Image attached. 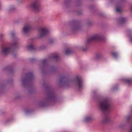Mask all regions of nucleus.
Returning a JSON list of instances; mask_svg holds the SVG:
<instances>
[{"label":"nucleus","mask_w":132,"mask_h":132,"mask_svg":"<svg viewBox=\"0 0 132 132\" xmlns=\"http://www.w3.org/2000/svg\"><path fill=\"white\" fill-rule=\"evenodd\" d=\"M17 43L16 41L14 39L11 43L3 45L1 48V53L4 55L8 54L16 47Z\"/></svg>","instance_id":"nucleus-2"},{"label":"nucleus","mask_w":132,"mask_h":132,"mask_svg":"<svg viewBox=\"0 0 132 132\" xmlns=\"http://www.w3.org/2000/svg\"><path fill=\"white\" fill-rule=\"evenodd\" d=\"M15 34V33L14 32H13L11 33V36L12 37H13L14 36Z\"/></svg>","instance_id":"nucleus-20"},{"label":"nucleus","mask_w":132,"mask_h":132,"mask_svg":"<svg viewBox=\"0 0 132 132\" xmlns=\"http://www.w3.org/2000/svg\"><path fill=\"white\" fill-rule=\"evenodd\" d=\"M31 6L36 12L38 11L40 9L38 0H33Z\"/></svg>","instance_id":"nucleus-3"},{"label":"nucleus","mask_w":132,"mask_h":132,"mask_svg":"<svg viewBox=\"0 0 132 132\" xmlns=\"http://www.w3.org/2000/svg\"><path fill=\"white\" fill-rule=\"evenodd\" d=\"M50 97L51 98H53L54 97V95L53 93H52L50 96Z\"/></svg>","instance_id":"nucleus-19"},{"label":"nucleus","mask_w":132,"mask_h":132,"mask_svg":"<svg viewBox=\"0 0 132 132\" xmlns=\"http://www.w3.org/2000/svg\"><path fill=\"white\" fill-rule=\"evenodd\" d=\"M26 80L27 79L26 78H23L22 79V82L23 84H24V82H26Z\"/></svg>","instance_id":"nucleus-18"},{"label":"nucleus","mask_w":132,"mask_h":132,"mask_svg":"<svg viewBox=\"0 0 132 132\" xmlns=\"http://www.w3.org/2000/svg\"><path fill=\"white\" fill-rule=\"evenodd\" d=\"M63 79V78H62L60 79V82H61L62 80Z\"/></svg>","instance_id":"nucleus-23"},{"label":"nucleus","mask_w":132,"mask_h":132,"mask_svg":"<svg viewBox=\"0 0 132 132\" xmlns=\"http://www.w3.org/2000/svg\"><path fill=\"white\" fill-rule=\"evenodd\" d=\"M131 9H132V5L131 7Z\"/></svg>","instance_id":"nucleus-28"},{"label":"nucleus","mask_w":132,"mask_h":132,"mask_svg":"<svg viewBox=\"0 0 132 132\" xmlns=\"http://www.w3.org/2000/svg\"><path fill=\"white\" fill-rule=\"evenodd\" d=\"M131 118V117L130 116L128 117L127 118V119L128 121Z\"/></svg>","instance_id":"nucleus-21"},{"label":"nucleus","mask_w":132,"mask_h":132,"mask_svg":"<svg viewBox=\"0 0 132 132\" xmlns=\"http://www.w3.org/2000/svg\"><path fill=\"white\" fill-rule=\"evenodd\" d=\"M91 120V118L89 117H87L85 118V120L86 121H90Z\"/></svg>","instance_id":"nucleus-16"},{"label":"nucleus","mask_w":132,"mask_h":132,"mask_svg":"<svg viewBox=\"0 0 132 132\" xmlns=\"http://www.w3.org/2000/svg\"><path fill=\"white\" fill-rule=\"evenodd\" d=\"M2 35H2V34H1V35H0V37H1Z\"/></svg>","instance_id":"nucleus-26"},{"label":"nucleus","mask_w":132,"mask_h":132,"mask_svg":"<svg viewBox=\"0 0 132 132\" xmlns=\"http://www.w3.org/2000/svg\"><path fill=\"white\" fill-rule=\"evenodd\" d=\"M102 39V37L101 36L99 35H95L88 38L87 39V42L89 43L91 42L101 40Z\"/></svg>","instance_id":"nucleus-5"},{"label":"nucleus","mask_w":132,"mask_h":132,"mask_svg":"<svg viewBox=\"0 0 132 132\" xmlns=\"http://www.w3.org/2000/svg\"><path fill=\"white\" fill-rule=\"evenodd\" d=\"M39 36L42 37L47 35L48 33V29L46 28H40L39 29Z\"/></svg>","instance_id":"nucleus-6"},{"label":"nucleus","mask_w":132,"mask_h":132,"mask_svg":"<svg viewBox=\"0 0 132 132\" xmlns=\"http://www.w3.org/2000/svg\"><path fill=\"white\" fill-rule=\"evenodd\" d=\"M126 21L125 18H121L119 19V22L120 23H123Z\"/></svg>","instance_id":"nucleus-9"},{"label":"nucleus","mask_w":132,"mask_h":132,"mask_svg":"<svg viewBox=\"0 0 132 132\" xmlns=\"http://www.w3.org/2000/svg\"><path fill=\"white\" fill-rule=\"evenodd\" d=\"M128 132H132V127H131L130 129Z\"/></svg>","instance_id":"nucleus-22"},{"label":"nucleus","mask_w":132,"mask_h":132,"mask_svg":"<svg viewBox=\"0 0 132 132\" xmlns=\"http://www.w3.org/2000/svg\"><path fill=\"white\" fill-rule=\"evenodd\" d=\"M112 54L115 57H116L118 56V54L116 53L112 52Z\"/></svg>","instance_id":"nucleus-17"},{"label":"nucleus","mask_w":132,"mask_h":132,"mask_svg":"<svg viewBox=\"0 0 132 132\" xmlns=\"http://www.w3.org/2000/svg\"><path fill=\"white\" fill-rule=\"evenodd\" d=\"M26 76L28 78H31L33 77V75L32 73H30L29 74H27Z\"/></svg>","instance_id":"nucleus-12"},{"label":"nucleus","mask_w":132,"mask_h":132,"mask_svg":"<svg viewBox=\"0 0 132 132\" xmlns=\"http://www.w3.org/2000/svg\"><path fill=\"white\" fill-rule=\"evenodd\" d=\"M72 53V51L69 49H67L66 50L65 54L67 55H69L71 54Z\"/></svg>","instance_id":"nucleus-11"},{"label":"nucleus","mask_w":132,"mask_h":132,"mask_svg":"<svg viewBox=\"0 0 132 132\" xmlns=\"http://www.w3.org/2000/svg\"><path fill=\"white\" fill-rule=\"evenodd\" d=\"M100 107L103 112L104 118L102 122L107 123L110 121L109 114L111 110V105L108 100L107 98L104 99L100 102Z\"/></svg>","instance_id":"nucleus-1"},{"label":"nucleus","mask_w":132,"mask_h":132,"mask_svg":"<svg viewBox=\"0 0 132 132\" xmlns=\"http://www.w3.org/2000/svg\"><path fill=\"white\" fill-rule=\"evenodd\" d=\"M76 29H77V28H76Z\"/></svg>","instance_id":"nucleus-29"},{"label":"nucleus","mask_w":132,"mask_h":132,"mask_svg":"<svg viewBox=\"0 0 132 132\" xmlns=\"http://www.w3.org/2000/svg\"><path fill=\"white\" fill-rule=\"evenodd\" d=\"M42 63L43 64H45L47 62V59H44L42 61Z\"/></svg>","instance_id":"nucleus-15"},{"label":"nucleus","mask_w":132,"mask_h":132,"mask_svg":"<svg viewBox=\"0 0 132 132\" xmlns=\"http://www.w3.org/2000/svg\"><path fill=\"white\" fill-rule=\"evenodd\" d=\"M70 0H65V1L66 2H67L68 1H69Z\"/></svg>","instance_id":"nucleus-25"},{"label":"nucleus","mask_w":132,"mask_h":132,"mask_svg":"<svg viewBox=\"0 0 132 132\" xmlns=\"http://www.w3.org/2000/svg\"><path fill=\"white\" fill-rule=\"evenodd\" d=\"M116 11L118 12H121V10L120 9L119 6H117L116 7Z\"/></svg>","instance_id":"nucleus-13"},{"label":"nucleus","mask_w":132,"mask_h":132,"mask_svg":"<svg viewBox=\"0 0 132 132\" xmlns=\"http://www.w3.org/2000/svg\"><path fill=\"white\" fill-rule=\"evenodd\" d=\"M131 41H132V37L131 38Z\"/></svg>","instance_id":"nucleus-27"},{"label":"nucleus","mask_w":132,"mask_h":132,"mask_svg":"<svg viewBox=\"0 0 132 132\" xmlns=\"http://www.w3.org/2000/svg\"><path fill=\"white\" fill-rule=\"evenodd\" d=\"M125 81L127 82L128 84L130 85H131L132 83V80L129 79H126L125 80Z\"/></svg>","instance_id":"nucleus-10"},{"label":"nucleus","mask_w":132,"mask_h":132,"mask_svg":"<svg viewBox=\"0 0 132 132\" xmlns=\"http://www.w3.org/2000/svg\"><path fill=\"white\" fill-rule=\"evenodd\" d=\"M27 49L30 50H33L34 49V46L31 44L30 45L27 46Z\"/></svg>","instance_id":"nucleus-8"},{"label":"nucleus","mask_w":132,"mask_h":132,"mask_svg":"<svg viewBox=\"0 0 132 132\" xmlns=\"http://www.w3.org/2000/svg\"><path fill=\"white\" fill-rule=\"evenodd\" d=\"M74 82L76 85L78 87L79 89H81L83 87L82 81L81 78L77 77L75 79Z\"/></svg>","instance_id":"nucleus-4"},{"label":"nucleus","mask_w":132,"mask_h":132,"mask_svg":"<svg viewBox=\"0 0 132 132\" xmlns=\"http://www.w3.org/2000/svg\"><path fill=\"white\" fill-rule=\"evenodd\" d=\"M53 57L56 60H57L58 57L57 54H55L53 56Z\"/></svg>","instance_id":"nucleus-14"},{"label":"nucleus","mask_w":132,"mask_h":132,"mask_svg":"<svg viewBox=\"0 0 132 132\" xmlns=\"http://www.w3.org/2000/svg\"><path fill=\"white\" fill-rule=\"evenodd\" d=\"M31 27L30 25H26L23 28V31L24 33H27L31 30Z\"/></svg>","instance_id":"nucleus-7"},{"label":"nucleus","mask_w":132,"mask_h":132,"mask_svg":"<svg viewBox=\"0 0 132 132\" xmlns=\"http://www.w3.org/2000/svg\"><path fill=\"white\" fill-rule=\"evenodd\" d=\"M100 55L101 56V54H98V55H97V57H99V56Z\"/></svg>","instance_id":"nucleus-24"}]
</instances>
